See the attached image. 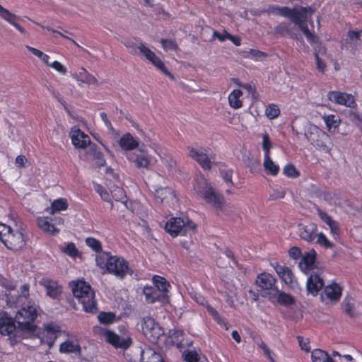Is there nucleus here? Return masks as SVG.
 Here are the masks:
<instances>
[{"instance_id":"1","label":"nucleus","mask_w":362,"mask_h":362,"mask_svg":"<svg viewBox=\"0 0 362 362\" xmlns=\"http://www.w3.org/2000/svg\"><path fill=\"white\" fill-rule=\"evenodd\" d=\"M274 9L277 14L289 18L291 22L298 25L310 44L313 45L318 43L319 38L310 31L307 24L308 18H311L315 12V10L312 7L299 6L291 8L287 6H276Z\"/></svg>"},{"instance_id":"2","label":"nucleus","mask_w":362,"mask_h":362,"mask_svg":"<svg viewBox=\"0 0 362 362\" xmlns=\"http://www.w3.org/2000/svg\"><path fill=\"white\" fill-rule=\"evenodd\" d=\"M95 260L96 266L103 270V273L114 275L120 280L124 279L127 275H132L134 272L126 259L112 255L110 252L99 255Z\"/></svg>"},{"instance_id":"3","label":"nucleus","mask_w":362,"mask_h":362,"mask_svg":"<svg viewBox=\"0 0 362 362\" xmlns=\"http://www.w3.org/2000/svg\"><path fill=\"white\" fill-rule=\"evenodd\" d=\"M72 292L78 303L82 305L84 312L90 314L98 313V303L95 291L88 283L83 280L74 282Z\"/></svg>"},{"instance_id":"4","label":"nucleus","mask_w":362,"mask_h":362,"mask_svg":"<svg viewBox=\"0 0 362 362\" xmlns=\"http://www.w3.org/2000/svg\"><path fill=\"white\" fill-rule=\"evenodd\" d=\"M194 189L200 197L216 210L218 214L225 212L226 204L224 197L216 192L205 179L196 180Z\"/></svg>"},{"instance_id":"5","label":"nucleus","mask_w":362,"mask_h":362,"mask_svg":"<svg viewBox=\"0 0 362 362\" xmlns=\"http://www.w3.org/2000/svg\"><path fill=\"white\" fill-rule=\"evenodd\" d=\"M317 225L310 222L307 224L299 223L298 225V234L300 238L308 243H314L325 249H333L334 244L322 233H317Z\"/></svg>"},{"instance_id":"6","label":"nucleus","mask_w":362,"mask_h":362,"mask_svg":"<svg viewBox=\"0 0 362 362\" xmlns=\"http://www.w3.org/2000/svg\"><path fill=\"white\" fill-rule=\"evenodd\" d=\"M0 241L13 252L22 250L26 245L25 235L19 230L0 222Z\"/></svg>"},{"instance_id":"7","label":"nucleus","mask_w":362,"mask_h":362,"mask_svg":"<svg viewBox=\"0 0 362 362\" xmlns=\"http://www.w3.org/2000/svg\"><path fill=\"white\" fill-rule=\"evenodd\" d=\"M0 333L8 336L11 346H13L20 343L25 338L24 331L20 326L16 325V321L4 313L0 317Z\"/></svg>"},{"instance_id":"8","label":"nucleus","mask_w":362,"mask_h":362,"mask_svg":"<svg viewBox=\"0 0 362 362\" xmlns=\"http://www.w3.org/2000/svg\"><path fill=\"white\" fill-rule=\"evenodd\" d=\"M308 141L320 151L329 153L333 143L330 136L317 126L310 127L305 133Z\"/></svg>"},{"instance_id":"9","label":"nucleus","mask_w":362,"mask_h":362,"mask_svg":"<svg viewBox=\"0 0 362 362\" xmlns=\"http://www.w3.org/2000/svg\"><path fill=\"white\" fill-rule=\"evenodd\" d=\"M37 316V308L33 305H27L18 310L15 319L24 332L33 333L37 329V325L35 324Z\"/></svg>"},{"instance_id":"10","label":"nucleus","mask_w":362,"mask_h":362,"mask_svg":"<svg viewBox=\"0 0 362 362\" xmlns=\"http://www.w3.org/2000/svg\"><path fill=\"white\" fill-rule=\"evenodd\" d=\"M197 225L188 217L170 218L165 223V229L172 237L187 235L190 230H194Z\"/></svg>"},{"instance_id":"11","label":"nucleus","mask_w":362,"mask_h":362,"mask_svg":"<svg viewBox=\"0 0 362 362\" xmlns=\"http://www.w3.org/2000/svg\"><path fill=\"white\" fill-rule=\"evenodd\" d=\"M142 331L146 338L152 344H160L165 338L163 327L151 317L143 318Z\"/></svg>"},{"instance_id":"12","label":"nucleus","mask_w":362,"mask_h":362,"mask_svg":"<svg viewBox=\"0 0 362 362\" xmlns=\"http://www.w3.org/2000/svg\"><path fill=\"white\" fill-rule=\"evenodd\" d=\"M270 264L274 268L279 279L288 288L293 291H296L300 288L298 279L289 267L281 265L277 262H271Z\"/></svg>"},{"instance_id":"13","label":"nucleus","mask_w":362,"mask_h":362,"mask_svg":"<svg viewBox=\"0 0 362 362\" xmlns=\"http://www.w3.org/2000/svg\"><path fill=\"white\" fill-rule=\"evenodd\" d=\"M276 279L272 274L266 272L259 274L255 279L256 285L262 291V296L266 298L270 293H273L278 288L276 285Z\"/></svg>"},{"instance_id":"14","label":"nucleus","mask_w":362,"mask_h":362,"mask_svg":"<svg viewBox=\"0 0 362 362\" xmlns=\"http://www.w3.org/2000/svg\"><path fill=\"white\" fill-rule=\"evenodd\" d=\"M127 158L138 169L150 168L151 156L146 149L139 148L135 151L127 153Z\"/></svg>"},{"instance_id":"15","label":"nucleus","mask_w":362,"mask_h":362,"mask_svg":"<svg viewBox=\"0 0 362 362\" xmlns=\"http://www.w3.org/2000/svg\"><path fill=\"white\" fill-rule=\"evenodd\" d=\"M189 156L195 160L204 170L211 169V159L208 156V149L202 147L187 146Z\"/></svg>"},{"instance_id":"16","label":"nucleus","mask_w":362,"mask_h":362,"mask_svg":"<svg viewBox=\"0 0 362 362\" xmlns=\"http://www.w3.org/2000/svg\"><path fill=\"white\" fill-rule=\"evenodd\" d=\"M106 341L115 349H128L133 344L132 337L129 335L120 337L115 332L107 329L105 332Z\"/></svg>"},{"instance_id":"17","label":"nucleus","mask_w":362,"mask_h":362,"mask_svg":"<svg viewBox=\"0 0 362 362\" xmlns=\"http://www.w3.org/2000/svg\"><path fill=\"white\" fill-rule=\"evenodd\" d=\"M316 211L321 221L329 226L330 234L333 239L338 240L340 238L341 232L339 223L334 220L331 216L318 206L316 207Z\"/></svg>"},{"instance_id":"18","label":"nucleus","mask_w":362,"mask_h":362,"mask_svg":"<svg viewBox=\"0 0 362 362\" xmlns=\"http://www.w3.org/2000/svg\"><path fill=\"white\" fill-rule=\"evenodd\" d=\"M267 299L273 304L277 303L284 307L293 305L296 300L293 296L276 288L273 293L267 296Z\"/></svg>"},{"instance_id":"19","label":"nucleus","mask_w":362,"mask_h":362,"mask_svg":"<svg viewBox=\"0 0 362 362\" xmlns=\"http://www.w3.org/2000/svg\"><path fill=\"white\" fill-rule=\"evenodd\" d=\"M329 100L334 103L344 105L349 107H354L356 103L351 94L339 91H330L328 95Z\"/></svg>"},{"instance_id":"20","label":"nucleus","mask_w":362,"mask_h":362,"mask_svg":"<svg viewBox=\"0 0 362 362\" xmlns=\"http://www.w3.org/2000/svg\"><path fill=\"white\" fill-rule=\"evenodd\" d=\"M40 284L46 289L47 295L52 299H57L62 293V287L58 281L49 278H43Z\"/></svg>"},{"instance_id":"21","label":"nucleus","mask_w":362,"mask_h":362,"mask_svg":"<svg viewBox=\"0 0 362 362\" xmlns=\"http://www.w3.org/2000/svg\"><path fill=\"white\" fill-rule=\"evenodd\" d=\"M71 139L76 148H85L90 143V137L76 127L71 129Z\"/></svg>"},{"instance_id":"22","label":"nucleus","mask_w":362,"mask_h":362,"mask_svg":"<svg viewBox=\"0 0 362 362\" xmlns=\"http://www.w3.org/2000/svg\"><path fill=\"white\" fill-rule=\"evenodd\" d=\"M143 295L147 303L153 304L156 302H164L167 298L154 286H146L143 288Z\"/></svg>"},{"instance_id":"23","label":"nucleus","mask_w":362,"mask_h":362,"mask_svg":"<svg viewBox=\"0 0 362 362\" xmlns=\"http://www.w3.org/2000/svg\"><path fill=\"white\" fill-rule=\"evenodd\" d=\"M120 148L129 153L132 152L134 150H136L139 146V139L134 138L132 134L129 132L124 134L118 141Z\"/></svg>"},{"instance_id":"24","label":"nucleus","mask_w":362,"mask_h":362,"mask_svg":"<svg viewBox=\"0 0 362 362\" xmlns=\"http://www.w3.org/2000/svg\"><path fill=\"white\" fill-rule=\"evenodd\" d=\"M1 285L6 289L2 299L6 302L8 306L11 308L15 305L16 300V298L13 296L16 292V286L11 281L6 279L1 282Z\"/></svg>"},{"instance_id":"25","label":"nucleus","mask_w":362,"mask_h":362,"mask_svg":"<svg viewBox=\"0 0 362 362\" xmlns=\"http://www.w3.org/2000/svg\"><path fill=\"white\" fill-rule=\"evenodd\" d=\"M323 286V280L318 274H311L308 279L307 290L312 295L316 296Z\"/></svg>"},{"instance_id":"26","label":"nucleus","mask_w":362,"mask_h":362,"mask_svg":"<svg viewBox=\"0 0 362 362\" xmlns=\"http://www.w3.org/2000/svg\"><path fill=\"white\" fill-rule=\"evenodd\" d=\"M0 18L12 25L22 34L25 33V30L20 24L16 22L18 17L14 13L4 8L1 5H0Z\"/></svg>"},{"instance_id":"27","label":"nucleus","mask_w":362,"mask_h":362,"mask_svg":"<svg viewBox=\"0 0 362 362\" xmlns=\"http://www.w3.org/2000/svg\"><path fill=\"white\" fill-rule=\"evenodd\" d=\"M37 223L41 230L52 235H56L59 233V229L57 228L54 223H51V218L49 217H38L37 218Z\"/></svg>"},{"instance_id":"28","label":"nucleus","mask_w":362,"mask_h":362,"mask_svg":"<svg viewBox=\"0 0 362 362\" xmlns=\"http://www.w3.org/2000/svg\"><path fill=\"white\" fill-rule=\"evenodd\" d=\"M153 286H154L156 288L160 291L164 296L168 298V293L171 288V285L168 281L165 278L159 275H154L152 278Z\"/></svg>"},{"instance_id":"29","label":"nucleus","mask_w":362,"mask_h":362,"mask_svg":"<svg viewBox=\"0 0 362 362\" xmlns=\"http://www.w3.org/2000/svg\"><path fill=\"white\" fill-rule=\"evenodd\" d=\"M194 301L204 307L206 308L207 312L209 313V315L212 317V318L217 322L218 323H221V317L218 312L212 307L208 302V300L202 296H196L194 298Z\"/></svg>"},{"instance_id":"30","label":"nucleus","mask_w":362,"mask_h":362,"mask_svg":"<svg viewBox=\"0 0 362 362\" xmlns=\"http://www.w3.org/2000/svg\"><path fill=\"white\" fill-rule=\"evenodd\" d=\"M316 260V252L312 250L310 252H306L302 257L299 267L302 270H312L315 267Z\"/></svg>"},{"instance_id":"31","label":"nucleus","mask_w":362,"mask_h":362,"mask_svg":"<svg viewBox=\"0 0 362 362\" xmlns=\"http://www.w3.org/2000/svg\"><path fill=\"white\" fill-rule=\"evenodd\" d=\"M59 351L64 354H80L81 347L78 341L66 340L59 346Z\"/></svg>"},{"instance_id":"32","label":"nucleus","mask_w":362,"mask_h":362,"mask_svg":"<svg viewBox=\"0 0 362 362\" xmlns=\"http://www.w3.org/2000/svg\"><path fill=\"white\" fill-rule=\"evenodd\" d=\"M341 288L336 283L325 286L324 294L331 300H339L341 296Z\"/></svg>"},{"instance_id":"33","label":"nucleus","mask_w":362,"mask_h":362,"mask_svg":"<svg viewBox=\"0 0 362 362\" xmlns=\"http://www.w3.org/2000/svg\"><path fill=\"white\" fill-rule=\"evenodd\" d=\"M13 296L16 298V303L13 307H18L21 303L24 300H28L30 297V286L28 284L22 285L19 291L16 289Z\"/></svg>"},{"instance_id":"34","label":"nucleus","mask_w":362,"mask_h":362,"mask_svg":"<svg viewBox=\"0 0 362 362\" xmlns=\"http://www.w3.org/2000/svg\"><path fill=\"white\" fill-rule=\"evenodd\" d=\"M243 91L240 89H234L228 97V103L230 107L239 109L243 107V101L240 98L243 96Z\"/></svg>"},{"instance_id":"35","label":"nucleus","mask_w":362,"mask_h":362,"mask_svg":"<svg viewBox=\"0 0 362 362\" xmlns=\"http://www.w3.org/2000/svg\"><path fill=\"white\" fill-rule=\"evenodd\" d=\"M313 362H335L329 354L320 349H315L311 353Z\"/></svg>"},{"instance_id":"36","label":"nucleus","mask_w":362,"mask_h":362,"mask_svg":"<svg viewBox=\"0 0 362 362\" xmlns=\"http://www.w3.org/2000/svg\"><path fill=\"white\" fill-rule=\"evenodd\" d=\"M263 166L267 175L276 176L279 173V166L274 163L271 156H264Z\"/></svg>"},{"instance_id":"37","label":"nucleus","mask_w":362,"mask_h":362,"mask_svg":"<svg viewBox=\"0 0 362 362\" xmlns=\"http://www.w3.org/2000/svg\"><path fill=\"white\" fill-rule=\"evenodd\" d=\"M86 245L90 247L93 252H95V258L99 255H101L104 252H107V251L103 250V245L100 240L93 237H87L85 239Z\"/></svg>"},{"instance_id":"38","label":"nucleus","mask_w":362,"mask_h":362,"mask_svg":"<svg viewBox=\"0 0 362 362\" xmlns=\"http://www.w3.org/2000/svg\"><path fill=\"white\" fill-rule=\"evenodd\" d=\"M143 354L145 356V362H166L162 355L152 348L144 349Z\"/></svg>"},{"instance_id":"39","label":"nucleus","mask_w":362,"mask_h":362,"mask_svg":"<svg viewBox=\"0 0 362 362\" xmlns=\"http://www.w3.org/2000/svg\"><path fill=\"white\" fill-rule=\"evenodd\" d=\"M184 335L185 332L182 330L173 329L169 331L171 342L178 348H182L185 346L183 341Z\"/></svg>"},{"instance_id":"40","label":"nucleus","mask_w":362,"mask_h":362,"mask_svg":"<svg viewBox=\"0 0 362 362\" xmlns=\"http://www.w3.org/2000/svg\"><path fill=\"white\" fill-rule=\"evenodd\" d=\"M324 121L326 124L329 132H334L341 123V119L338 115H328L325 116Z\"/></svg>"},{"instance_id":"41","label":"nucleus","mask_w":362,"mask_h":362,"mask_svg":"<svg viewBox=\"0 0 362 362\" xmlns=\"http://www.w3.org/2000/svg\"><path fill=\"white\" fill-rule=\"evenodd\" d=\"M78 81H81L83 83L86 84H97L98 80L96 78L88 73L87 70L84 68H82L81 69V71H79L78 75Z\"/></svg>"},{"instance_id":"42","label":"nucleus","mask_w":362,"mask_h":362,"mask_svg":"<svg viewBox=\"0 0 362 362\" xmlns=\"http://www.w3.org/2000/svg\"><path fill=\"white\" fill-rule=\"evenodd\" d=\"M61 251L71 258H76L81 256V254L77 249L75 243L72 242L66 243V246L62 247Z\"/></svg>"},{"instance_id":"43","label":"nucleus","mask_w":362,"mask_h":362,"mask_svg":"<svg viewBox=\"0 0 362 362\" xmlns=\"http://www.w3.org/2000/svg\"><path fill=\"white\" fill-rule=\"evenodd\" d=\"M69 204L67 200L64 198H59L52 202L51 204V209L52 214L65 211L68 209Z\"/></svg>"},{"instance_id":"44","label":"nucleus","mask_w":362,"mask_h":362,"mask_svg":"<svg viewBox=\"0 0 362 362\" xmlns=\"http://www.w3.org/2000/svg\"><path fill=\"white\" fill-rule=\"evenodd\" d=\"M151 64L160 70L163 74L168 76L171 79H174V76L168 70L164 62L157 56H156L151 61Z\"/></svg>"},{"instance_id":"45","label":"nucleus","mask_w":362,"mask_h":362,"mask_svg":"<svg viewBox=\"0 0 362 362\" xmlns=\"http://www.w3.org/2000/svg\"><path fill=\"white\" fill-rule=\"evenodd\" d=\"M274 33L276 35H280L282 36L288 35L291 38L298 39L295 34L292 33L291 29L288 28V24L286 23H281L276 25L274 28Z\"/></svg>"},{"instance_id":"46","label":"nucleus","mask_w":362,"mask_h":362,"mask_svg":"<svg viewBox=\"0 0 362 362\" xmlns=\"http://www.w3.org/2000/svg\"><path fill=\"white\" fill-rule=\"evenodd\" d=\"M280 109L276 104H269L265 108V115L269 119H274L280 115Z\"/></svg>"},{"instance_id":"47","label":"nucleus","mask_w":362,"mask_h":362,"mask_svg":"<svg viewBox=\"0 0 362 362\" xmlns=\"http://www.w3.org/2000/svg\"><path fill=\"white\" fill-rule=\"evenodd\" d=\"M268 56L269 55L267 52L256 49H250L248 52H247V55H245V57H249L251 59L257 62L262 61L264 59L268 57Z\"/></svg>"},{"instance_id":"48","label":"nucleus","mask_w":362,"mask_h":362,"mask_svg":"<svg viewBox=\"0 0 362 362\" xmlns=\"http://www.w3.org/2000/svg\"><path fill=\"white\" fill-rule=\"evenodd\" d=\"M112 198L116 202H124L126 201V194L123 188L118 186H113L110 189Z\"/></svg>"},{"instance_id":"49","label":"nucleus","mask_w":362,"mask_h":362,"mask_svg":"<svg viewBox=\"0 0 362 362\" xmlns=\"http://www.w3.org/2000/svg\"><path fill=\"white\" fill-rule=\"evenodd\" d=\"M283 174L290 178H297L300 175L299 170L292 163H288L284 167Z\"/></svg>"},{"instance_id":"50","label":"nucleus","mask_w":362,"mask_h":362,"mask_svg":"<svg viewBox=\"0 0 362 362\" xmlns=\"http://www.w3.org/2000/svg\"><path fill=\"white\" fill-rule=\"evenodd\" d=\"M262 141V148L264 152V156H271L270 150L273 148L269 135L267 133L263 134Z\"/></svg>"},{"instance_id":"51","label":"nucleus","mask_w":362,"mask_h":362,"mask_svg":"<svg viewBox=\"0 0 362 362\" xmlns=\"http://www.w3.org/2000/svg\"><path fill=\"white\" fill-rule=\"evenodd\" d=\"M115 314L113 313L100 312L98 315L99 322L103 325H110L115 320Z\"/></svg>"},{"instance_id":"52","label":"nucleus","mask_w":362,"mask_h":362,"mask_svg":"<svg viewBox=\"0 0 362 362\" xmlns=\"http://www.w3.org/2000/svg\"><path fill=\"white\" fill-rule=\"evenodd\" d=\"M93 187L95 191L100 196L101 199L107 202H111V198L110 197L107 190L100 184L93 183Z\"/></svg>"},{"instance_id":"53","label":"nucleus","mask_w":362,"mask_h":362,"mask_svg":"<svg viewBox=\"0 0 362 362\" xmlns=\"http://www.w3.org/2000/svg\"><path fill=\"white\" fill-rule=\"evenodd\" d=\"M220 174L226 184L229 187H233L234 182H233V169H220Z\"/></svg>"},{"instance_id":"54","label":"nucleus","mask_w":362,"mask_h":362,"mask_svg":"<svg viewBox=\"0 0 362 362\" xmlns=\"http://www.w3.org/2000/svg\"><path fill=\"white\" fill-rule=\"evenodd\" d=\"M160 42L165 51H177L179 49L177 42L174 40L162 38Z\"/></svg>"},{"instance_id":"55","label":"nucleus","mask_w":362,"mask_h":362,"mask_svg":"<svg viewBox=\"0 0 362 362\" xmlns=\"http://www.w3.org/2000/svg\"><path fill=\"white\" fill-rule=\"evenodd\" d=\"M144 349H139L136 353L132 355H127L128 362H145V356L143 354Z\"/></svg>"},{"instance_id":"56","label":"nucleus","mask_w":362,"mask_h":362,"mask_svg":"<svg viewBox=\"0 0 362 362\" xmlns=\"http://www.w3.org/2000/svg\"><path fill=\"white\" fill-rule=\"evenodd\" d=\"M140 52L145 57L146 59L151 62L156 55L148 47H146L144 44H140L138 47Z\"/></svg>"},{"instance_id":"57","label":"nucleus","mask_w":362,"mask_h":362,"mask_svg":"<svg viewBox=\"0 0 362 362\" xmlns=\"http://www.w3.org/2000/svg\"><path fill=\"white\" fill-rule=\"evenodd\" d=\"M343 306L344 308V311L347 315L350 317H354L355 316V306L353 303L351 302L349 299L345 298L343 302Z\"/></svg>"},{"instance_id":"58","label":"nucleus","mask_w":362,"mask_h":362,"mask_svg":"<svg viewBox=\"0 0 362 362\" xmlns=\"http://www.w3.org/2000/svg\"><path fill=\"white\" fill-rule=\"evenodd\" d=\"M296 339L298 341L299 346L302 350H304L306 352L310 351V340L309 339L306 338L305 339L302 336H297Z\"/></svg>"},{"instance_id":"59","label":"nucleus","mask_w":362,"mask_h":362,"mask_svg":"<svg viewBox=\"0 0 362 362\" xmlns=\"http://www.w3.org/2000/svg\"><path fill=\"white\" fill-rule=\"evenodd\" d=\"M57 339V336L48 335L47 333L44 332L40 341L41 343L46 344L50 348L54 344V341Z\"/></svg>"},{"instance_id":"60","label":"nucleus","mask_w":362,"mask_h":362,"mask_svg":"<svg viewBox=\"0 0 362 362\" xmlns=\"http://www.w3.org/2000/svg\"><path fill=\"white\" fill-rule=\"evenodd\" d=\"M200 358L194 351H188L185 354V361L186 362H197Z\"/></svg>"},{"instance_id":"61","label":"nucleus","mask_w":362,"mask_h":362,"mask_svg":"<svg viewBox=\"0 0 362 362\" xmlns=\"http://www.w3.org/2000/svg\"><path fill=\"white\" fill-rule=\"evenodd\" d=\"M349 117L350 119L356 124V125L358 126L362 124V113H359L358 112H349Z\"/></svg>"},{"instance_id":"62","label":"nucleus","mask_w":362,"mask_h":362,"mask_svg":"<svg viewBox=\"0 0 362 362\" xmlns=\"http://www.w3.org/2000/svg\"><path fill=\"white\" fill-rule=\"evenodd\" d=\"M173 192V190L169 187L160 188L156 190V196L157 198L160 199V201L163 202V199L166 197L164 195H165L166 194H172Z\"/></svg>"},{"instance_id":"63","label":"nucleus","mask_w":362,"mask_h":362,"mask_svg":"<svg viewBox=\"0 0 362 362\" xmlns=\"http://www.w3.org/2000/svg\"><path fill=\"white\" fill-rule=\"evenodd\" d=\"M288 255L293 259H298L302 255L301 250L296 246L291 247L288 250Z\"/></svg>"},{"instance_id":"64","label":"nucleus","mask_w":362,"mask_h":362,"mask_svg":"<svg viewBox=\"0 0 362 362\" xmlns=\"http://www.w3.org/2000/svg\"><path fill=\"white\" fill-rule=\"evenodd\" d=\"M49 66L53 68L62 74H65L67 71L66 68L61 62L58 61L53 62L50 64Z\"/></svg>"}]
</instances>
